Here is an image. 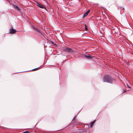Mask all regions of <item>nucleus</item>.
<instances>
[{"instance_id":"f257e3e1","label":"nucleus","mask_w":133,"mask_h":133,"mask_svg":"<svg viewBox=\"0 0 133 133\" xmlns=\"http://www.w3.org/2000/svg\"><path fill=\"white\" fill-rule=\"evenodd\" d=\"M103 80L104 82L112 83L113 79L109 75H106L104 76L103 78Z\"/></svg>"},{"instance_id":"f03ea898","label":"nucleus","mask_w":133,"mask_h":133,"mask_svg":"<svg viewBox=\"0 0 133 133\" xmlns=\"http://www.w3.org/2000/svg\"><path fill=\"white\" fill-rule=\"evenodd\" d=\"M63 50L65 52H70L71 53H72L73 51V50L67 47L64 48L63 49Z\"/></svg>"},{"instance_id":"7ed1b4c3","label":"nucleus","mask_w":133,"mask_h":133,"mask_svg":"<svg viewBox=\"0 0 133 133\" xmlns=\"http://www.w3.org/2000/svg\"><path fill=\"white\" fill-rule=\"evenodd\" d=\"M37 5L40 7V8H44L45 9H46V8L45 7V6L44 5H43L42 4L38 3H37Z\"/></svg>"},{"instance_id":"20e7f679","label":"nucleus","mask_w":133,"mask_h":133,"mask_svg":"<svg viewBox=\"0 0 133 133\" xmlns=\"http://www.w3.org/2000/svg\"><path fill=\"white\" fill-rule=\"evenodd\" d=\"M84 56L86 57L87 59H91V58H92L94 57L92 55H84Z\"/></svg>"},{"instance_id":"39448f33","label":"nucleus","mask_w":133,"mask_h":133,"mask_svg":"<svg viewBox=\"0 0 133 133\" xmlns=\"http://www.w3.org/2000/svg\"><path fill=\"white\" fill-rule=\"evenodd\" d=\"M13 7L16 10H17L18 11H19L20 10V9L16 5L13 4L12 5Z\"/></svg>"},{"instance_id":"423d86ee","label":"nucleus","mask_w":133,"mask_h":133,"mask_svg":"<svg viewBox=\"0 0 133 133\" xmlns=\"http://www.w3.org/2000/svg\"><path fill=\"white\" fill-rule=\"evenodd\" d=\"M10 33L11 34H14L16 33V31L15 29L12 28L10 30Z\"/></svg>"},{"instance_id":"0eeeda50","label":"nucleus","mask_w":133,"mask_h":133,"mask_svg":"<svg viewBox=\"0 0 133 133\" xmlns=\"http://www.w3.org/2000/svg\"><path fill=\"white\" fill-rule=\"evenodd\" d=\"M90 12V10H88L84 14L83 16V18H84L86 16H87L88 14Z\"/></svg>"},{"instance_id":"6e6552de","label":"nucleus","mask_w":133,"mask_h":133,"mask_svg":"<svg viewBox=\"0 0 133 133\" xmlns=\"http://www.w3.org/2000/svg\"><path fill=\"white\" fill-rule=\"evenodd\" d=\"M35 30L38 33L42 34V32L41 31H40L39 30H38L37 28H35Z\"/></svg>"},{"instance_id":"1a4fd4ad","label":"nucleus","mask_w":133,"mask_h":133,"mask_svg":"<svg viewBox=\"0 0 133 133\" xmlns=\"http://www.w3.org/2000/svg\"><path fill=\"white\" fill-rule=\"evenodd\" d=\"M35 30L38 33L42 34V32L41 31H40L39 30H38L37 28H35Z\"/></svg>"},{"instance_id":"9d476101","label":"nucleus","mask_w":133,"mask_h":133,"mask_svg":"<svg viewBox=\"0 0 133 133\" xmlns=\"http://www.w3.org/2000/svg\"><path fill=\"white\" fill-rule=\"evenodd\" d=\"M35 30L38 33L42 34V32L41 31H40L39 30H38L37 28H35Z\"/></svg>"},{"instance_id":"9b49d317","label":"nucleus","mask_w":133,"mask_h":133,"mask_svg":"<svg viewBox=\"0 0 133 133\" xmlns=\"http://www.w3.org/2000/svg\"><path fill=\"white\" fill-rule=\"evenodd\" d=\"M95 122H96V121H95V120L94 121H93V122H91L90 123V124L91 127H92L93 125L94 124V123Z\"/></svg>"},{"instance_id":"f8f14e48","label":"nucleus","mask_w":133,"mask_h":133,"mask_svg":"<svg viewBox=\"0 0 133 133\" xmlns=\"http://www.w3.org/2000/svg\"><path fill=\"white\" fill-rule=\"evenodd\" d=\"M39 69H40V68H36L35 69H34L33 70H32L33 71H35L37 70H38Z\"/></svg>"},{"instance_id":"ddd939ff","label":"nucleus","mask_w":133,"mask_h":133,"mask_svg":"<svg viewBox=\"0 0 133 133\" xmlns=\"http://www.w3.org/2000/svg\"><path fill=\"white\" fill-rule=\"evenodd\" d=\"M85 31H87L88 30V29L86 25H85Z\"/></svg>"},{"instance_id":"4468645a","label":"nucleus","mask_w":133,"mask_h":133,"mask_svg":"<svg viewBox=\"0 0 133 133\" xmlns=\"http://www.w3.org/2000/svg\"><path fill=\"white\" fill-rule=\"evenodd\" d=\"M79 124H80V123L79 122H76L75 125H74V126H75L77 125H78Z\"/></svg>"},{"instance_id":"2eb2a0df","label":"nucleus","mask_w":133,"mask_h":133,"mask_svg":"<svg viewBox=\"0 0 133 133\" xmlns=\"http://www.w3.org/2000/svg\"><path fill=\"white\" fill-rule=\"evenodd\" d=\"M75 117L74 118H73L72 122V123H73V122H74L75 121Z\"/></svg>"},{"instance_id":"dca6fc26","label":"nucleus","mask_w":133,"mask_h":133,"mask_svg":"<svg viewBox=\"0 0 133 133\" xmlns=\"http://www.w3.org/2000/svg\"><path fill=\"white\" fill-rule=\"evenodd\" d=\"M23 133H30L27 131H25Z\"/></svg>"},{"instance_id":"f3484780","label":"nucleus","mask_w":133,"mask_h":133,"mask_svg":"<svg viewBox=\"0 0 133 133\" xmlns=\"http://www.w3.org/2000/svg\"><path fill=\"white\" fill-rule=\"evenodd\" d=\"M51 43L54 44L55 45H57L56 44L54 43L52 41H51Z\"/></svg>"},{"instance_id":"a211bd4d","label":"nucleus","mask_w":133,"mask_h":133,"mask_svg":"<svg viewBox=\"0 0 133 133\" xmlns=\"http://www.w3.org/2000/svg\"><path fill=\"white\" fill-rule=\"evenodd\" d=\"M33 29L35 30V28H36L35 27L33 26Z\"/></svg>"},{"instance_id":"6ab92c4d","label":"nucleus","mask_w":133,"mask_h":133,"mask_svg":"<svg viewBox=\"0 0 133 133\" xmlns=\"http://www.w3.org/2000/svg\"><path fill=\"white\" fill-rule=\"evenodd\" d=\"M120 8L121 9H123V7H120Z\"/></svg>"},{"instance_id":"aec40b11","label":"nucleus","mask_w":133,"mask_h":133,"mask_svg":"<svg viewBox=\"0 0 133 133\" xmlns=\"http://www.w3.org/2000/svg\"><path fill=\"white\" fill-rule=\"evenodd\" d=\"M124 90V91L123 92H124L125 91V90Z\"/></svg>"},{"instance_id":"412c9836","label":"nucleus","mask_w":133,"mask_h":133,"mask_svg":"<svg viewBox=\"0 0 133 133\" xmlns=\"http://www.w3.org/2000/svg\"><path fill=\"white\" fill-rule=\"evenodd\" d=\"M128 87L129 88H130V87H129V86H128Z\"/></svg>"}]
</instances>
